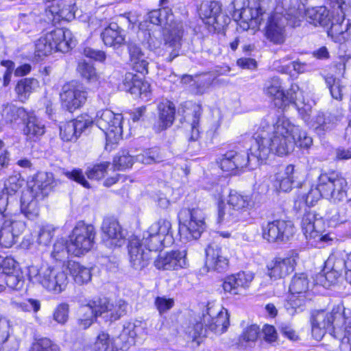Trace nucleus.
I'll return each instance as SVG.
<instances>
[{"label":"nucleus","mask_w":351,"mask_h":351,"mask_svg":"<svg viewBox=\"0 0 351 351\" xmlns=\"http://www.w3.org/2000/svg\"><path fill=\"white\" fill-rule=\"evenodd\" d=\"M23 123L25 125L23 132L28 141H36L45 132V125L34 112H31Z\"/></svg>","instance_id":"473e14b6"},{"label":"nucleus","mask_w":351,"mask_h":351,"mask_svg":"<svg viewBox=\"0 0 351 351\" xmlns=\"http://www.w3.org/2000/svg\"><path fill=\"white\" fill-rule=\"evenodd\" d=\"M322 220L316 219L315 214L311 212L305 213L302 219V229L306 239H313L316 243H327L332 240L329 234H323L317 229Z\"/></svg>","instance_id":"b1692460"},{"label":"nucleus","mask_w":351,"mask_h":351,"mask_svg":"<svg viewBox=\"0 0 351 351\" xmlns=\"http://www.w3.org/2000/svg\"><path fill=\"white\" fill-rule=\"evenodd\" d=\"M199 324L201 325L199 337L208 336L209 332L221 335L225 332L229 326L228 311L219 304L208 302L202 309Z\"/></svg>","instance_id":"423d86ee"},{"label":"nucleus","mask_w":351,"mask_h":351,"mask_svg":"<svg viewBox=\"0 0 351 351\" xmlns=\"http://www.w3.org/2000/svg\"><path fill=\"white\" fill-rule=\"evenodd\" d=\"M254 279L251 272H239L227 276L223 283L225 291L232 294H239L243 289L248 288Z\"/></svg>","instance_id":"cd10ccee"},{"label":"nucleus","mask_w":351,"mask_h":351,"mask_svg":"<svg viewBox=\"0 0 351 351\" xmlns=\"http://www.w3.org/2000/svg\"><path fill=\"white\" fill-rule=\"evenodd\" d=\"M109 165V162H104L95 165L92 167H89L86 171L87 177L92 180H100L103 178L106 173Z\"/></svg>","instance_id":"680f3d73"},{"label":"nucleus","mask_w":351,"mask_h":351,"mask_svg":"<svg viewBox=\"0 0 351 351\" xmlns=\"http://www.w3.org/2000/svg\"><path fill=\"white\" fill-rule=\"evenodd\" d=\"M44 35L53 48L54 52H68L75 45L72 32L67 29H54Z\"/></svg>","instance_id":"5701e85b"},{"label":"nucleus","mask_w":351,"mask_h":351,"mask_svg":"<svg viewBox=\"0 0 351 351\" xmlns=\"http://www.w3.org/2000/svg\"><path fill=\"white\" fill-rule=\"evenodd\" d=\"M94 351H113L111 340L107 333L99 334L95 343Z\"/></svg>","instance_id":"338daca9"},{"label":"nucleus","mask_w":351,"mask_h":351,"mask_svg":"<svg viewBox=\"0 0 351 351\" xmlns=\"http://www.w3.org/2000/svg\"><path fill=\"white\" fill-rule=\"evenodd\" d=\"M38 81L33 78H25L18 82L16 92L21 101H25L30 93L38 86Z\"/></svg>","instance_id":"de8ad7c7"},{"label":"nucleus","mask_w":351,"mask_h":351,"mask_svg":"<svg viewBox=\"0 0 351 351\" xmlns=\"http://www.w3.org/2000/svg\"><path fill=\"white\" fill-rule=\"evenodd\" d=\"M101 231L103 242L107 247H120L125 243V234L116 219L106 218L102 223Z\"/></svg>","instance_id":"aec40b11"},{"label":"nucleus","mask_w":351,"mask_h":351,"mask_svg":"<svg viewBox=\"0 0 351 351\" xmlns=\"http://www.w3.org/2000/svg\"><path fill=\"white\" fill-rule=\"evenodd\" d=\"M332 263L330 271L325 273L326 279L332 282L344 271L345 279L351 285V252L348 254L346 260L339 258L334 260L333 258L330 257L326 263V266H329Z\"/></svg>","instance_id":"a878e982"},{"label":"nucleus","mask_w":351,"mask_h":351,"mask_svg":"<svg viewBox=\"0 0 351 351\" xmlns=\"http://www.w3.org/2000/svg\"><path fill=\"white\" fill-rule=\"evenodd\" d=\"M54 230V228L51 225L42 226L38 234V243L40 245L48 246L53 237Z\"/></svg>","instance_id":"052dcab7"},{"label":"nucleus","mask_w":351,"mask_h":351,"mask_svg":"<svg viewBox=\"0 0 351 351\" xmlns=\"http://www.w3.org/2000/svg\"><path fill=\"white\" fill-rule=\"evenodd\" d=\"M16 178H10L8 182L5 184V188L0 194V213L6 216L7 207L8 206L9 195L16 193L20 188V185L14 183Z\"/></svg>","instance_id":"c03bdc74"},{"label":"nucleus","mask_w":351,"mask_h":351,"mask_svg":"<svg viewBox=\"0 0 351 351\" xmlns=\"http://www.w3.org/2000/svg\"><path fill=\"white\" fill-rule=\"evenodd\" d=\"M249 153L241 154L234 152V162L235 165V169L243 168L247 167L250 162L254 164H258L259 162H263L262 160H255L252 156L250 148L249 149Z\"/></svg>","instance_id":"bf43d9fd"},{"label":"nucleus","mask_w":351,"mask_h":351,"mask_svg":"<svg viewBox=\"0 0 351 351\" xmlns=\"http://www.w3.org/2000/svg\"><path fill=\"white\" fill-rule=\"evenodd\" d=\"M145 325V323L141 321L128 322L123 326L121 336H128L132 340L136 337H142L146 333Z\"/></svg>","instance_id":"a18cd8bd"},{"label":"nucleus","mask_w":351,"mask_h":351,"mask_svg":"<svg viewBox=\"0 0 351 351\" xmlns=\"http://www.w3.org/2000/svg\"><path fill=\"white\" fill-rule=\"evenodd\" d=\"M30 351H60L59 346L48 338L40 339Z\"/></svg>","instance_id":"774afa93"},{"label":"nucleus","mask_w":351,"mask_h":351,"mask_svg":"<svg viewBox=\"0 0 351 351\" xmlns=\"http://www.w3.org/2000/svg\"><path fill=\"white\" fill-rule=\"evenodd\" d=\"M53 51L51 44H49L45 35H43L35 43V56L42 58L51 54Z\"/></svg>","instance_id":"13d9d810"},{"label":"nucleus","mask_w":351,"mask_h":351,"mask_svg":"<svg viewBox=\"0 0 351 351\" xmlns=\"http://www.w3.org/2000/svg\"><path fill=\"white\" fill-rule=\"evenodd\" d=\"M309 288V280L304 273L295 274L289 285V291L292 294L307 295Z\"/></svg>","instance_id":"79ce46f5"},{"label":"nucleus","mask_w":351,"mask_h":351,"mask_svg":"<svg viewBox=\"0 0 351 351\" xmlns=\"http://www.w3.org/2000/svg\"><path fill=\"white\" fill-rule=\"evenodd\" d=\"M96 231L91 224L79 221L73 228L67 242L70 254L80 256L88 252L95 244Z\"/></svg>","instance_id":"0eeeda50"},{"label":"nucleus","mask_w":351,"mask_h":351,"mask_svg":"<svg viewBox=\"0 0 351 351\" xmlns=\"http://www.w3.org/2000/svg\"><path fill=\"white\" fill-rule=\"evenodd\" d=\"M5 283L8 287L13 290L21 291L25 285V277L23 272L19 269L5 276Z\"/></svg>","instance_id":"5fc2aeb1"},{"label":"nucleus","mask_w":351,"mask_h":351,"mask_svg":"<svg viewBox=\"0 0 351 351\" xmlns=\"http://www.w3.org/2000/svg\"><path fill=\"white\" fill-rule=\"evenodd\" d=\"M297 259L298 254L294 253L285 258H275L267 265L268 276L273 280L285 278L294 270Z\"/></svg>","instance_id":"412c9836"},{"label":"nucleus","mask_w":351,"mask_h":351,"mask_svg":"<svg viewBox=\"0 0 351 351\" xmlns=\"http://www.w3.org/2000/svg\"><path fill=\"white\" fill-rule=\"evenodd\" d=\"M178 219L181 226L180 231L185 228L186 239L195 240L197 234V210L195 208H182L178 213Z\"/></svg>","instance_id":"c85d7f7f"},{"label":"nucleus","mask_w":351,"mask_h":351,"mask_svg":"<svg viewBox=\"0 0 351 351\" xmlns=\"http://www.w3.org/2000/svg\"><path fill=\"white\" fill-rule=\"evenodd\" d=\"M155 267L158 269L176 270L187 267L188 264L184 251L178 250L161 254L154 261Z\"/></svg>","instance_id":"393cba45"},{"label":"nucleus","mask_w":351,"mask_h":351,"mask_svg":"<svg viewBox=\"0 0 351 351\" xmlns=\"http://www.w3.org/2000/svg\"><path fill=\"white\" fill-rule=\"evenodd\" d=\"M28 278L33 284L39 285L53 294L64 291L69 282L67 274L62 269L47 265L29 266Z\"/></svg>","instance_id":"20e7f679"},{"label":"nucleus","mask_w":351,"mask_h":351,"mask_svg":"<svg viewBox=\"0 0 351 351\" xmlns=\"http://www.w3.org/2000/svg\"><path fill=\"white\" fill-rule=\"evenodd\" d=\"M31 112L14 105H6L2 110V117L5 122L16 123L19 121L24 123Z\"/></svg>","instance_id":"ea45409f"},{"label":"nucleus","mask_w":351,"mask_h":351,"mask_svg":"<svg viewBox=\"0 0 351 351\" xmlns=\"http://www.w3.org/2000/svg\"><path fill=\"white\" fill-rule=\"evenodd\" d=\"M260 332L261 330L258 326L256 324L247 326L238 337L237 347L240 349H246L254 346L259 337Z\"/></svg>","instance_id":"e433bc0d"},{"label":"nucleus","mask_w":351,"mask_h":351,"mask_svg":"<svg viewBox=\"0 0 351 351\" xmlns=\"http://www.w3.org/2000/svg\"><path fill=\"white\" fill-rule=\"evenodd\" d=\"M293 96H295V95L293 94ZM296 96L297 98L294 99L293 101H291L290 104L293 103L294 104L302 119L306 122L310 119L311 106L304 102L302 92L300 89L299 91L297 92Z\"/></svg>","instance_id":"6e6d98bb"},{"label":"nucleus","mask_w":351,"mask_h":351,"mask_svg":"<svg viewBox=\"0 0 351 351\" xmlns=\"http://www.w3.org/2000/svg\"><path fill=\"white\" fill-rule=\"evenodd\" d=\"M158 125H155L156 130L160 132L172 125L175 120L176 106L168 100L164 99L158 104Z\"/></svg>","instance_id":"7c9ffc66"},{"label":"nucleus","mask_w":351,"mask_h":351,"mask_svg":"<svg viewBox=\"0 0 351 351\" xmlns=\"http://www.w3.org/2000/svg\"><path fill=\"white\" fill-rule=\"evenodd\" d=\"M37 198L32 192L27 191L23 193L21 199V210L28 219H34L39 214Z\"/></svg>","instance_id":"c9c22d12"},{"label":"nucleus","mask_w":351,"mask_h":351,"mask_svg":"<svg viewBox=\"0 0 351 351\" xmlns=\"http://www.w3.org/2000/svg\"><path fill=\"white\" fill-rule=\"evenodd\" d=\"M213 189L215 198L218 200V217L221 221L237 222L242 219L243 212L252 206L251 198L235 191H231L228 196V206L222 200L223 190L221 186L215 185Z\"/></svg>","instance_id":"39448f33"},{"label":"nucleus","mask_w":351,"mask_h":351,"mask_svg":"<svg viewBox=\"0 0 351 351\" xmlns=\"http://www.w3.org/2000/svg\"><path fill=\"white\" fill-rule=\"evenodd\" d=\"M147 19L154 25L164 26V40L165 49L169 53L167 60L171 62L179 55L182 36V25L174 20L171 10L163 8L151 11Z\"/></svg>","instance_id":"7ed1b4c3"},{"label":"nucleus","mask_w":351,"mask_h":351,"mask_svg":"<svg viewBox=\"0 0 351 351\" xmlns=\"http://www.w3.org/2000/svg\"><path fill=\"white\" fill-rule=\"evenodd\" d=\"M199 16L210 33L221 32L230 21V18L221 12L220 4L214 1L202 3Z\"/></svg>","instance_id":"f8f14e48"},{"label":"nucleus","mask_w":351,"mask_h":351,"mask_svg":"<svg viewBox=\"0 0 351 351\" xmlns=\"http://www.w3.org/2000/svg\"><path fill=\"white\" fill-rule=\"evenodd\" d=\"M124 84L132 95L147 97L150 93V84L132 73L125 75Z\"/></svg>","instance_id":"2f4dec72"},{"label":"nucleus","mask_w":351,"mask_h":351,"mask_svg":"<svg viewBox=\"0 0 351 351\" xmlns=\"http://www.w3.org/2000/svg\"><path fill=\"white\" fill-rule=\"evenodd\" d=\"M60 99L63 106L71 112L85 104L87 93L81 84L73 81L62 86Z\"/></svg>","instance_id":"dca6fc26"},{"label":"nucleus","mask_w":351,"mask_h":351,"mask_svg":"<svg viewBox=\"0 0 351 351\" xmlns=\"http://www.w3.org/2000/svg\"><path fill=\"white\" fill-rule=\"evenodd\" d=\"M300 22L298 17L291 13L283 14L276 11L268 19L265 36L274 44H282L286 39L287 25L298 26Z\"/></svg>","instance_id":"1a4fd4ad"},{"label":"nucleus","mask_w":351,"mask_h":351,"mask_svg":"<svg viewBox=\"0 0 351 351\" xmlns=\"http://www.w3.org/2000/svg\"><path fill=\"white\" fill-rule=\"evenodd\" d=\"M99 298L88 301L86 304H82L79 310L82 317L94 319L100 317V306L99 305Z\"/></svg>","instance_id":"3c124183"},{"label":"nucleus","mask_w":351,"mask_h":351,"mask_svg":"<svg viewBox=\"0 0 351 351\" xmlns=\"http://www.w3.org/2000/svg\"><path fill=\"white\" fill-rule=\"evenodd\" d=\"M10 305L18 311L33 313H37L41 308L40 301L34 298H29L22 302L11 300Z\"/></svg>","instance_id":"09e8293b"},{"label":"nucleus","mask_w":351,"mask_h":351,"mask_svg":"<svg viewBox=\"0 0 351 351\" xmlns=\"http://www.w3.org/2000/svg\"><path fill=\"white\" fill-rule=\"evenodd\" d=\"M53 182V175L51 173H39L34 180V184L29 191L36 197L43 198L47 195Z\"/></svg>","instance_id":"72a5a7b5"},{"label":"nucleus","mask_w":351,"mask_h":351,"mask_svg":"<svg viewBox=\"0 0 351 351\" xmlns=\"http://www.w3.org/2000/svg\"><path fill=\"white\" fill-rule=\"evenodd\" d=\"M25 229L24 221L12 217L5 219L0 226V246L7 248L12 247L16 243V238Z\"/></svg>","instance_id":"f3484780"},{"label":"nucleus","mask_w":351,"mask_h":351,"mask_svg":"<svg viewBox=\"0 0 351 351\" xmlns=\"http://www.w3.org/2000/svg\"><path fill=\"white\" fill-rule=\"evenodd\" d=\"M205 271H224L228 267V259L221 254V248L215 243L209 244L205 249Z\"/></svg>","instance_id":"bb28decb"},{"label":"nucleus","mask_w":351,"mask_h":351,"mask_svg":"<svg viewBox=\"0 0 351 351\" xmlns=\"http://www.w3.org/2000/svg\"><path fill=\"white\" fill-rule=\"evenodd\" d=\"M103 43L106 47L119 49L125 43V31L117 23H110L101 34Z\"/></svg>","instance_id":"c756f323"},{"label":"nucleus","mask_w":351,"mask_h":351,"mask_svg":"<svg viewBox=\"0 0 351 351\" xmlns=\"http://www.w3.org/2000/svg\"><path fill=\"white\" fill-rule=\"evenodd\" d=\"M60 136L64 141H71L78 138L73 123L71 121L60 126Z\"/></svg>","instance_id":"69168bd1"},{"label":"nucleus","mask_w":351,"mask_h":351,"mask_svg":"<svg viewBox=\"0 0 351 351\" xmlns=\"http://www.w3.org/2000/svg\"><path fill=\"white\" fill-rule=\"evenodd\" d=\"M100 317L105 322H113L126 315L128 303L123 300L110 301L106 298H99Z\"/></svg>","instance_id":"4be33fe9"},{"label":"nucleus","mask_w":351,"mask_h":351,"mask_svg":"<svg viewBox=\"0 0 351 351\" xmlns=\"http://www.w3.org/2000/svg\"><path fill=\"white\" fill-rule=\"evenodd\" d=\"M122 119L121 114H114L112 111L106 109L97 112L95 123L106 134L108 140L117 141L122 134Z\"/></svg>","instance_id":"4468645a"},{"label":"nucleus","mask_w":351,"mask_h":351,"mask_svg":"<svg viewBox=\"0 0 351 351\" xmlns=\"http://www.w3.org/2000/svg\"><path fill=\"white\" fill-rule=\"evenodd\" d=\"M77 70L88 83L97 84L99 82V76L91 62L85 60L79 62Z\"/></svg>","instance_id":"8fccbe9b"},{"label":"nucleus","mask_w":351,"mask_h":351,"mask_svg":"<svg viewBox=\"0 0 351 351\" xmlns=\"http://www.w3.org/2000/svg\"><path fill=\"white\" fill-rule=\"evenodd\" d=\"M295 178L294 167L292 165H289L286 167L283 172H280L276 175L275 186L280 191L284 192L290 191L292 189Z\"/></svg>","instance_id":"58836bf2"},{"label":"nucleus","mask_w":351,"mask_h":351,"mask_svg":"<svg viewBox=\"0 0 351 351\" xmlns=\"http://www.w3.org/2000/svg\"><path fill=\"white\" fill-rule=\"evenodd\" d=\"M151 252L138 237H132L129 241L128 254L130 262L135 269L147 267L151 259Z\"/></svg>","instance_id":"a211bd4d"},{"label":"nucleus","mask_w":351,"mask_h":351,"mask_svg":"<svg viewBox=\"0 0 351 351\" xmlns=\"http://www.w3.org/2000/svg\"><path fill=\"white\" fill-rule=\"evenodd\" d=\"M290 132L294 145H296L302 148H308L313 143V139L308 136L306 131L302 130L299 126L291 125L289 123Z\"/></svg>","instance_id":"49530a36"},{"label":"nucleus","mask_w":351,"mask_h":351,"mask_svg":"<svg viewBox=\"0 0 351 351\" xmlns=\"http://www.w3.org/2000/svg\"><path fill=\"white\" fill-rule=\"evenodd\" d=\"M265 13L263 3L256 1L253 5L248 6L234 17L235 21H240V26L243 29H256L259 27L263 16Z\"/></svg>","instance_id":"6ab92c4d"},{"label":"nucleus","mask_w":351,"mask_h":351,"mask_svg":"<svg viewBox=\"0 0 351 351\" xmlns=\"http://www.w3.org/2000/svg\"><path fill=\"white\" fill-rule=\"evenodd\" d=\"M171 228L169 220L160 219L150 226L141 240L151 252L160 250L172 242Z\"/></svg>","instance_id":"9d476101"},{"label":"nucleus","mask_w":351,"mask_h":351,"mask_svg":"<svg viewBox=\"0 0 351 351\" xmlns=\"http://www.w3.org/2000/svg\"><path fill=\"white\" fill-rule=\"evenodd\" d=\"M130 61L133 69L142 75L148 73V62L140 47L135 45L129 47Z\"/></svg>","instance_id":"4c0bfd02"},{"label":"nucleus","mask_w":351,"mask_h":351,"mask_svg":"<svg viewBox=\"0 0 351 351\" xmlns=\"http://www.w3.org/2000/svg\"><path fill=\"white\" fill-rule=\"evenodd\" d=\"M311 330L316 340H321L326 332L333 337H341L343 327L351 324V313L343 305L338 304L331 311L317 310L311 316Z\"/></svg>","instance_id":"f03ea898"},{"label":"nucleus","mask_w":351,"mask_h":351,"mask_svg":"<svg viewBox=\"0 0 351 351\" xmlns=\"http://www.w3.org/2000/svg\"><path fill=\"white\" fill-rule=\"evenodd\" d=\"M336 117L319 112L312 119L311 126L315 132L323 136L326 132L332 130L336 124Z\"/></svg>","instance_id":"f704fd0d"},{"label":"nucleus","mask_w":351,"mask_h":351,"mask_svg":"<svg viewBox=\"0 0 351 351\" xmlns=\"http://www.w3.org/2000/svg\"><path fill=\"white\" fill-rule=\"evenodd\" d=\"M306 17L308 23L315 26H322L324 27H330L328 30V35L333 36L334 35L342 34L348 32L351 27V23L348 19L346 23H337L334 13H331L325 6H319L308 8L306 10Z\"/></svg>","instance_id":"6e6552de"},{"label":"nucleus","mask_w":351,"mask_h":351,"mask_svg":"<svg viewBox=\"0 0 351 351\" xmlns=\"http://www.w3.org/2000/svg\"><path fill=\"white\" fill-rule=\"evenodd\" d=\"M134 161V156L130 154L128 151L124 150L119 152V154L114 157L113 162L114 167L118 170H124L132 167Z\"/></svg>","instance_id":"4d7b16f0"},{"label":"nucleus","mask_w":351,"mask_h":351,"mask_svg":"<svg viewBox=\"0 0 351 351\" xmlns=\"http://www.w3.org/2000/svg\"><path fill=\"white\" fill-rule=\"evenodd\" d=\"M317 185L323 197L330 199L335 202L342 201L347 195V181L339 173L331 172L320 174Z\"/></svg>","instance_id":"9b49d317"},{"label":"nucleus","mask_w":351,"mask_h":351,"mask_svg":"<svg viewBox=\"0 0 351 351\" xmlns=\"http://www.w3.org/2000/svg\"><path fill=\"white\" fill-rule=\"evenodd\" d=\"M298 91H299L298 85L293 84L285 93L282 89L281 81L277 77L269 79L264 87L265 93L274 101L276 106L280 108L287 106L297 98V96H293V94L296 95Z\"/></svg>","instance_id":"ddd939ff"},{"label":"nucleus","mask_w":351,"mask_h":351,"mask_svg":"<svg viewBox=\"0 0 351 351\" xmlns=\"http://www.w3.org/2000/svg\"><path fill=\"white\" fill-rule=\"evenodd\" d=\"M161 158L159 156L158 149L153 148L146 150L143 154L136 156V160L143 164H152L160 161Z\"/></svg>","instance_id":"e2e57ef3"},{"label":"nucleus","mask_w":351,"mask_h":351,"mask_svg":"<svg viewBox=\"0 0 351 351\" xmlns=\"http://www.w3.org/2000/svg\"><path fill=\"white\" fill-rule=\"evenodd\" d=\"M326 82L332 98L337 101H341L343 99V89L345 88L343 82L339 79L335 78L332 76H328L326 78Z\"/></svg>","instance_id":"864d4df0"},{"label":"nucleus","mask_w":351,"mask_h":351,"mask_svg":"<svg viewBox=\"0 0 351 351\" xmlns=\"http://www.w3.org/2000/svg\"><path fill=\"white\" fill-rule=\"evenodd\" d=\"M68 269L75 282L78 285L88 283L91 280L90 269L77 262H69Z\"/></svg>","instance_id":"a19ab883"},{"label":"nucleus","mask_w":351,"mask_h":351,"mask_svg":"<svg viewBox=\"0 0 351 351\" xmlns=\"http://www.w3.org/2000/svg\"><path fill=\"white\" fill-rule=\"evenodd\" d=\"M71 122L73 123L77 137L83 132H86L93 123V119L87 114L78 117L76 119L71 121Z\"/></svg>","instance_id":"0e129e2a"},{"label":"nucleus","mask_w":351,"mask_h":351,"mask_svg":"<svg viewBox=\"0 0 351 351\" xmlns=\"http://www.w3.org/2000/svg\"><path fill=\"white\" fill-rule=\"evenodd\" d=\"M264 239L270 243L289 241L295 233V228L291 221L274 220L262 226Z\"/></svg>","instance_id":"2eb2a0df"},{"label":"nucleus","mask_w":351,"mask_h":351,"mask_svg":"<svg viewBox=\"0 0 351 351\" xmlns=\"http://www.w3.org/2000/svg\"><path fill=\"white\" fill-rule=\"evenodd\" d=\"M290 131L287 121H278L275 124L263 121L251 139L250 151L254 159L265 160L272 152L278 156L291 152L294 141Z\"/></svg>","instance_id":"f257e3e1"},{"label":"nucleus","mask_w":351,"mask_h":351,"mask_svg":"<svg viewBox=\"0 0 351 351\" xmlns=\"http://www.w3.org/2000/svg\"><path fill=\"white\" fill-rule=\"evenodd\" d=\"M307 295L291 293L288 300L285 303V308L289 315H293L304 310Z\"/></svg>","instance_id":"37998d69"},{"label":"nucleus","mask_w":351,"mask_h":351,"mask_svg":"<svg viewBox=\"0 0 351 351\" xmlns=\"http://www.w3.org/2000/svg\"><path fill=\"white\" fill-rule=\"evenodd\" d=\"M330 4L334 10H337V23H344L345 16L351 12V6L348 0H329Z\"/></svg>","instance_id":"603ef678"}]
</instances>
